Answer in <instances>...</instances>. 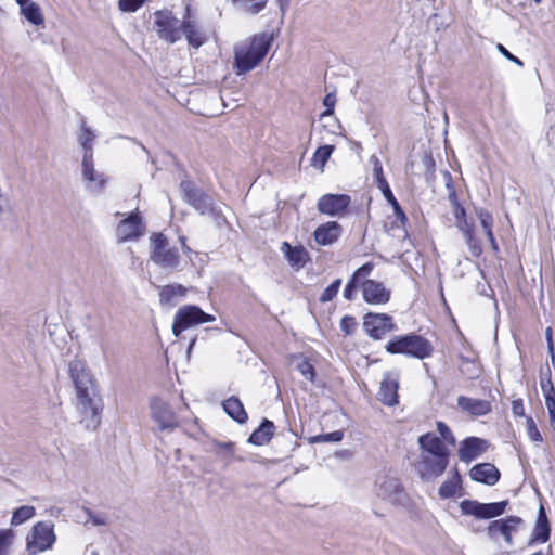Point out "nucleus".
Returning a JSON list of instances; mask_svg holds the SVG:
<instances>
[{"label": "nucleus", "mask_w": 555, "mask_h": 555, "mask_svg": "<svg viewBox=\"0 0 555 555\" xmlns=\"http://www.w3.org/2000/svg\"><path fill=\"white\" fill-rule=\"evenodd\" d=\"M448 199L450 201L453 207H455L456 205H461L455 190H452L451 192L448 193Z\"/></svg>", "instance_id": "obj_62"}, {"label": "nucleus", "mask_w": 555, "mask_h": 555, "mask_svg": "<svg viewBox=\"0 0 555 555\" xmlns=\"http://www.w3.org/2000/svg\"><path fill=\"white\" fill-rule=\"evenodd\" d=\"M89 519L92 521L94 526H103L105 525V520L101 518L100 516H95L91 513V511H88Z\"/></svg>", "instance_id": "obj_61"}, {"label": "nucleus", "mask_w": 555, "mask_h": 555, "mask_svg": "<svg viewBox=\"0 0 555 555\" xmlns=\"http://www.w3.org/2000/svg\"><path fill=\"white\" fill-rule=\"evenodd\" d=\"M512 412L515 416H525V405L521 399L512 402Z\"/></svg>", "instance_id": "obj_57"}, {"label": "nucleus", "mask_w": 555, "mask_h": 555, "mask_svg": "<svg viewBox=\"0 0 555 555\" xmlns=\"http://www.w3.org/2000/svg\"><path fill=\"white\" fill-rule=\"evenodd\" d=\"M475 214L480 221V225L483 231L493 229V216L490 211L485 208H475Z\"/></svg>", "instance_id": "obj_43"}, {"label": "nucleus", "mask_w": 555, "mask_h": 555, "mask_svg": "<svg viewBox=\"0 0 555 555\" xmlns=\"http://www.w3.org/2000/svg\"><path fill=\"white\" fill-rule=\"evenodd\" d=\"M374 268V264L372 262H366L364 263L363 266H361L360 268H358L354 273L352 274V276L356 279V280H359L361 278H365L367 275L371 274L372 270Z\"/></svg>", "instance_id": "obj_52"}, {"label": "nucleus", "mask_w": 555, "mask_h": 555, "mask_svg": "<svg viewBox=\"0 0 555 555\" xmlns=\"http://www.w3.org/2000/svg\"><path fill=\"white\" fill-rule=\"evenodd\" d=\"M363 299L372 305H383L388 302L390 293L384 285L374 280H366L362 284Z\"/></svg>", "instance_id": "obj_22"}, {"label": "nucleus", "mask_w": 555, "mask_h": 555, "mask_svg": "<svg viewBox=\"0 0 555 555\" xmlns=\"http://www.w3.org/2000/svg\"><path fill=\"white\" fill-rule=\"evenodd\" d=\"M146 0H119L118 8L122 12H135Z\"/></svg>", "instance_id": "obj_49"}, {"label": "nucleus", "mask_w": 555, "mask_h": 555, "mask_svg": "<svg viewBox=\"0 0 555 555\" xmlns=\"http://www.w3.org/2000/svg\"><path fill=\"white\" fill-rule=\"evenodd\" d=\"M498 50L507 60L512 61L513 63L517 64L518 66H524L522 61L519 60L517 56L513 55L503 44L499 43Z\"/></svg>", "instance_id": "obj_56"}, {"label": "nucleus", "mask_w": 555, "mask_h": 555, "mask_svg": "<svg viewBox=\"0 0 555 555\" xmlns=\"http://www.w3.org/2000/svg\"><path fill=\"white\" fill-rule=\"evenodd\" d=\"M274 429V423L264 418L260 426L251 433L248 442L255 446H263L272 439Z\"/></svg>", "instance_id": "obj_28"}, {"label": "nucleus", "mask_w": 555, "mask_h": 555, "mask_svg": "<svg viewBox=\"0 0 555 555\" xmlns=\"http://www.w3.org/2000/svg\"><path fill=\"white\" fill-rule=\"evenodd\" d=\"M180 192L182 199L201 215H209L215 219L221 217V211L215 205L214 199L192 181L182 180L180 183Z\"/></svg>", "instance_id": "obj_5"}, {"label": "nucleus", "mask_w": 555, "mask_h": 555, "mask_svg": "<svg viewBox=\"0 0 555 555\" xmlns=\"http://www.w3.org/2000/svg\"><path fill=\"white\" fill-rule=\"evenodd\" d=\"M437 430L440 435V439L446 443L450 444V446H454L455 444V437L453 436L451 429L449 428V426L439 421L437 422Z\"/></svg>", "instance_id": "obj_45"}, {"label": "nucleus", "mask_w": 555, "mask_h": 555, "mask_svg": "<svg viewBox=\"0 0 555 555\" xmlns=\"http://www.w3.org/2000/svg\"><path fill=\"white\" fill-rule=\"evenodd\" d=\"M281 11H285L287 7L289 5V0H276Z\"/></svg>", "instance_id": "obj_63"}, {"label": "nucleus", "mask_w": 555, "mask_h": 555, "mask_svg": "<svg viewBox=\"0 0 555 555\" xmlns=\"http://www.w3.org/2000/svg\"><path fill=\"white\" fill-rule=\"evenodd\" d=\"M56 541L53 525L47 521L36 522L26 538L28 555H38L52 548Z\"/></svg>", "instance_id": "obj_8"}, {"label": "nucleus", "mask_w": 555, "mask_h": 555, "mask_svg": "<svg viewBox=\"0 0 555 555\" xmlns=\"http://www.w3.org/2000/svg\"><path fill=\"white\" fill-rule=\"evenodd\" d=\"M68 373L75 386L77 408L82 421L87 423V427L95 428L100 423L103 405L94 376L81 360L70 361Z\"/></svg>", "instance_id": "obj_1"}, {"label": "nucleus", "mask_w": 555, "mask_h": 555, "mask_svg": "<svg viewBox=\"0 0 555 555\" xmlns=\"http://www.w3.org/2000/svg\"><path fill=\"white\" fill-rule=\"evenodd\" d=\"M336 103V96L334 93H328L323 100V105L326 107L324 115H332Z\"/></svg>", "instance_id": "obj_55"}, {"label": "nucleus", "mask_w": 555, "mask_h": 555, "mask_svg": "<svg viewBox=\"0 0 555 555\" xmlns=\"http://www.w3.org/2000/svg\"><path fill=\"white\" fill-rule=\"evenodd\" d=\"M540 386L545 397L548 414H553V411H555V388L551 380L550 372L545 376L541 375Z\"/></svg>", "instance_id": "obj_32"}, {"label": "nucleus", "mask_w": 555, "mask_h": 555, "mask_svg": "<svg viewBox=\"0 0 555 555\" xmlns=\"http://www.w3.org/2000/svg\"><path fill=\"white\" fill-rule=\"evenodd\" d=\"M551 527L543 506L539 509V515L532 530L531 542L545 543L550 539Z\"/></svg>", "instance_id": "obj_29"}, {"label": "nucleus", "mask_w": 555, "mask_h": 555, "mask_svg": "<svg viewBox=\"0 0 555 555\" xmlns=\"http://www.w3.org/2000/svg\"><path fill=\"white\" fill-rule=\"evenodd\" d=\"M466 244L474 257H479L482 253L481 243L476 238L475 233L465 236Z\"/></svg>", "instance_id": "obj_47"}, {"label": "nucleus", "mask_w": 555, "mask_h": 555, "mask_svg": "<svg viewBox=\"0 0 555 555\" xmlns=\"http://www.w3.org/2000/svg\"><path fill=\"white\" fill-rule=\"evenodd\" d=\"M448 464L449 455L421 453L417 470L422 479L430 480L442 475Z\"/></svg>", "instance_id": "obj_13"}, {"label": "nucleus", "mask_w": 555, "mask_h": 555, "mask_svg": "<svg viewBox=\"0 0 555 555\" xmlns=\"http://www.w3.org/2000/svg\"><path fill=\"white\" fill-rule=\"evenodd\" d=\"M457 406L472 416H483L492 410L490 401L465 396L457 398Z\"/></svg>", "instance_id": "obj_24"}, {"label": "nucleus", "mask_w": 555, "mask_h": 555, "mask_svg": "<svg viewBox=\"0 0 555 555\" xmlns=\"http://www.w3.org/2000/svg\"><path fill=\"white\" fill-rule=\"evenodd\" d=\"M461 478L457 473H455L454 477L451 479H448L442 482V485L439 488V495L442 499H450L455 495L456 490L459 488Z\"/></svg>", "instance_id": "obj_39"}, {"label": "nucleus", "mask_w": 555, "mask_h": 555, "mask_svg": "<svg viewBox=\"0 0 555 555\" xmlns=\"http://www.w3.org/2000/svg\"><path fill=\"white\" fill-rule=\"evenodd\" d=\"M377 496L396 506H404L408 503V494L402 485L391 477H385L378 485Z\"/></svg>", "instance_id": "obj_15"}, {"label": "nucleus", "mask_w": 555, "mask_h": 555, "mask_svg": "<svg viewBox=\"0 0 555 555\" xmlns=\"http://www.w3.org/2000/svg\"><path fill=\"white\" fill-rule=\"evenodd\" d=\"M211 452H214L218 457L229 462L235 452L234 443L231 441H214L211 443Z\"/></svg>", "instance_id": "obj_37"}, {"label": "nucleus", "mask_w": 555, "mask_h": 555, "mask_svg": "<svg viewBox=\"0 0 555 555\" xmlns=\"http://www.w3.org/2000/svg\"><path fill=\"white\" fill-rule=\"evenodd\" d=\"M340 285L341 279H336L335 281H333L321 294L320 301L327 302L332 300L337 295Z\"/></svg>", "instance_id": "obj_44"}, {"label": "nucleus", "mask_w": 555, "mask_h": 555, "mask_svg": "<svg viewBox=\"0 0 555 555\" xmlns=\"http://www.w3.org/2000/svg\"><path fill=\"white\" fill-rule=\"evenodd\" d=\"M15 538L12 529H0V555H5Z\"/></svg>", "instance_id": "obj_42"}, {"label": "nucleus", "mask_w": 555, "mask_h": 555, "mask_svg": "<svg viewBox=\"0 0 555 555\" xmlns=\"http://www.w3.org/2000/svg\"><path fill=\"white\" fill-rule=\"evenodd\" d=\"M21 9V14L33 25L40 26L44 23V17L40 7L31 0H15Z\"/></svg>", "instance_id": "obj_27"}, {"label": "nucleus", "mask_w": 555, "mask_h": 555, "mask_svg": "<svg viewBox=\"0 0 555 555\" xmlns=\"http://www.w3.org/2000/svg\"><path fill=\"white\" fill-rule=\"evenodd\" d=\"M333 151V145H322L318 147L312 157L313 165L324 167Z\"/></svg>", "instance_id": "obj_41"}, {"label": "nucleus", "mask_w": 555, "mask_h": 555, "mask_svg": "<svg viewBox=\"0 0 555 555\" xmlns=\"http://www.w3.org/2000/svg\"><path fill=\"white\" fill-rule=\"evenodd\" d=\"M143 233L142 220L139 215L132 214L121 220L116 229V236L119 242H128L139 238Z\"/></svg>", "instance_id": "obj_19"}, {"label": "nucleus", "mask_w": 555, "mask_h": 555, "mask_svg": "<svg viewBox=\"0 0 555 555\" xmlns=\"http://www.w3.org/2000/svg\"><path fill=\"white\" fill-rule=\"evenodd\" d=\"M282 251H284L289 263L292 266H296L297 268L304 267L307 260L309 259L308 251L304 246L293 247L287 242H284L282 244Z\"/></svg>", "instance_id": "obj_31"}, {"label": "nucleus", "mask_w": 555, "mask_h": 555, "mask_svg": "<svg viewBox=\"0 0 555 555\" xmlns=\"http://www.w3.org/2000/svg\"><path fill=\"white\" fill-rule=\"evenodd\" d=\"M231 2L243 13L256 15L266 8L268 0H231Z\"/></svg>", "instance_id": "obj_33"}, {"label": "nucleus", "mask_w": 555, "mask_h": 555, "mask_svg": "<svg viewBox=\"0 0 555 555\" xmlns=\"http://www.w3.org/2000/svg\"><path fill=\"white\" fill-rule=\"evenodd\" d=\"M453 215L456 222L466 219V210L462 205H456L453 207Z\"/></svg>", "instance_id": "obj_58"}, {"label": "nucleus", "mask_w": 555, "mask_h": 555, "mask_svg": "<svg viewBox=\"0 0 555 555\" xmlns=\"http://www.w3.org/2000/svg\"><path fill=\"white\" fill-rule=\"evenodd\" d=\"M185 37L188 44L193 49H199L208 40V36L197 20L191 14L188 5L182 18L181 35Z\"/></svg>", "instance_id": "obj_12"}, {"label": "nucleus", "mask_w": 555, "mask_h": 555, "mask_svg": "<svg viewBox=\"0 0 555 555\" xmlns=\"http://www.w3.org/2000/svg\"><path fill=\"white\" fill-rule=\"evenodd\" d=\"M521 519L517 516H508L504 519L493 520L489 524L487 530L491 538L503 535L507 544H513L512 532L517 529Z\"/></svg>", "instance_id": "obj_20"}, {"label": "nucleus", "mask_w": 555, "mask_h": 555, "mask_svg": "<svg viewBox=\"0 0 555 555\" xmlns=\"http://www.w3.org/2000/svg\"><path fill=\"white\" fill-rule=\"evenodd\" d=\"M380 191H382L383 195L385 196V198L387 199V202L392 206L397 220L400 222V224L402 227H404L408 222V217H406L405 212L402 210V208H401L400 204L398 203V201L396 199V197L393 196V194L390 190V186L388 185V186L382 189Z\"/></svg>", "instance_id": "obj_36"}, {"label": "nucleus", "mask_w": 555, "mask_h": 555, "mask_svg": "<svg viewBox=\"0 0 555 555\" xmlns=\"http://www.w3.org/2000/svg\"><path fill=\"white\" fill-rule=\"evenodd\" d=\"M224 412L238 424L246 423L248 416L243 403L237 397H230L222 402Z\"/></svg>", "instance_id": "obj_30"}, {"label": "nucleus", "mask_w": 555, "mask_h": 555, "mask_svg": "<svg viewBox=\"0 0 555 555\" xmlns=\"http://www.w3.org/2000/svg\"><path fill=\"white\" fill-rule=\"evenodd\" d=\"M469 476L474 481L493 486L500 479V472L491 463H481L470 469Z\"/></svg>", "instance_id": "obj_25"}, {"label": "nucleus", "mask_w": 555, "mask_h": 555, "mask_svg": "<svg viewBox=\"0 0 555 555\" xmlns=\"http://www.w3.org/2000/svg\"><path fill=\"white\" fill-rule=\"evenodd\" d=\"M357 282L358 280H356L353 276H351V279L348 281L347 285L345 286L344 288V297L347 299V300H352L353 299V294L357 289Z\"/></svg>", "instance_id": "obj_53"}, {"label": "nucleus", "mask_w": 555, "mask_h": 555, "mask_svg": "<svg viewBox=\"0 0 555 555\" xmlns=\"http://www.w3.org/2000/svg\"><path fill=\"white\" fill-rule=\"evenodd\" d=\"M370 163L373 166V175L376 180L378 189L382 190V189L388 186L389 184L384 177L383 166H382L379 158L376 155H372L370 157Z\"/></svg>", "instance_id": "obj_40"}, {"label": "nucleus", "mask_w": 555, "mask_h": 555, "mask_svg": "<svg viewBox=\"0 0 555 555\" xmlns=\"http://www.w3.org/2000/svg\"><path fill=\"white\" fill-rule=\"evenodd\" d=\"M550 415V425L555 430V411H553V414Z\"/></svg>", "instance_id": "obj_64"}, {"label": "nucleus", "mask_w": 555, "mask_h": 555, "mask_svg": "<svg viewBox=\"0 0 555 555\" xmlns=\"http://www.w3.org/2000/svg\"><path fill=\"white\" fill-rule=\"evenodd\" d=\"M152 251L150 259L163 269L176 270L180 264V255L176 247H170L163 233L151 236Z\"/></svg>", "instance_id": "obj_6"}, {"label": "nucleus", "mask_w": 555, "mask_h": 555, "mask_svg": "<svg viewBox=\"0 0 555 555\" xmlns=\"http://www.w3.org/2000/svg\"><path fill=\"white\" fill-rule=\"evenodd\" d=\"M357 325L358 323L353 317L345 315L340 320V330L346 335H351L356 331Z\"/></svg>", "instance_id": "obj_50"}, {"label": "nucleus", "mask_w": 555, "mask_h": 555, "mask_svg": "<svg viewBox=\"0 0 555 555\" xmlns=\"http://www.w3.org/2000/svg\"><path fill=\"white\" fill-rule=\"evenodd\" d=\"M443 178H444V181H446V188L448 190V193L451 192L452 190H455L454 188V184H453V180H452V176L449 171H444L443 172Z\"/></svg>", "instance_id": "obj_60"}, {"label": "nucleus", "mask_w": 555, "mask_h": 555, "mask_svg": "<svg viewBox=\"0 0 555 555\" xmlns=\"http://www.w3.org/2000/svg\"><path fill=\"white\" fill-rule=\"evenodd\" d=\"M297 370L300 372V374L308 380L312 382L314 379V367L312 364L307 360H301L297 364Z\"/></svg>", "instance_id": "obj_48"}, {"label": "nucleus", "mask_w": 555, "mask_h": 555, "mask_svg": "<svg viewBox=\"0 0 555 555\" xmlns=\"http://www.w3.org/2000/svg\"><path fill=\"white\" fill-rule=\"evenodd\" d=\"M350 203L351 198L347 194L328 193L319 198L318 210L331 217L341 216L347 211Z\"/></svg>", "instance_id": "obj_16"}, {"label": "nucleus", "mask_w": 555, "mask_h": 555, "mask_svg": "<svg viewBox=\"0 0 555 555\" xmlns=\"http://www.w3.org/2000/svg\"><path fill=\"white\" fill-rule=\"evenodd\" d=\"M363 327L373 339H380L396 328L392 318L385 313H366Z\"/></svg>", "instance_id": "obj_14"}, {"label": "nucleus", "mask_w": 555, "mask_h": 555, "mask_svg": "<svg viewBox=\"0 0 555 555\" xmlns=\"http://www.w3.org/2000/svg\"><path fill=\"white\" fill-rule=\"evenodd\" d=\"M154 16V29L162 40L173 44L181 39L182 21L170 11H156Z\"/></svg>", "instance_id": "obj_9"}, {"label": "nucleus", "mask_w": 555, "mask_h": 555, "mask_svg": "<svg viewBox=\"0 0 555 555\" xmlns=\"http://www.w3.org/2000/svg\"><path fill=\"white\" fill-rule=\"evenodd\" d=\"M344 438L343 430H335L328 434H323L314 438L318 442H338Z\"/></svg>", "instance_id": "obj_51"}, {"label": "nucleus", "mask_w": 555, "mask_h": 555, "mask_svg": "<svg viewBox=\"0 0 555 555\" xmlns=\"http://www.w3.org/2000/svg\"><path fill=\"white\" fill-rule=\"evenodd\" d=\"M186 288L181 284H170L164 286L159 292V301L162 305H172L176 297H183Z\"/></svg>", "instance_id": "obj_34"}, {"label": "nucleus", "mask_w": 555, "mask_h": 555, "mask_svg": "<svg viewBox=\"0 0 555 555\" xmlns=\"http://www.w3.org/2000/svg\"><path fill=\"white\" fill-rule=\"evenodd\" d=\"M36 515V509L34 506L30 505H23L16 508L13 512L12 518H11V525L12 526H20L24 524L25 521L31 519Z\"/></svg>", "instance_id": "obj_38"}, {"label": "nucleus", "mask_w": 555, "mask_h": 555, "mask_svg": "<svg viewBox=\"0 0 555 555\" xmlns=\"http://www.w3.org/2000/svg\"><path fill=\"white\" fill-rule=\"evenodd\" d=\"M95 139L94 132L87 126L85 121L81 122L79 143L83 150L82 157H93V141Z\"/></svg>", "instance_id": "obj_35"}, {"label": "nucleus", "mask_w": 555, "mask_h": 555, "mask_svg": "<svg viewBox=\"0 0 555 555\" xmlns=\"http://www.w3.org/2000/svg\"><path fill=\"white\" fill-rule=\"evenodd\" d=\"M545 337L547 341L548 351L553 354L554 352V344H553V331L552 327H547L545 331Z\"/></svg>", "instance_id": "obj_59"}, {"label": "nucleus", "mask_w": 555, "mask_h": 555, "mask_svg": "<svg viewBox=\"0 0 555 555\" xmlns=\"http://www.w3.org/2000/svg\"><path fill=\"white\" fill-rule=\"evenodd\" d=\"M418 444L422 453L450 455V451L444 442L433 433L421 435L418 437Z\"/></svg>", "instance_id": "obj_26"}, {"label": "nucleus", "mask_w": 555, "mask_h": 555, "mask_svg": "<svg viewBox=\"0 0 555 555\" xmlns=\"http://www.w3.org/2000/svg\"><path fill=\"white\" fill-rule=\"evenodd\" d=\"M457 229L462 232V234L465 236L475 233L474 232V224L468 222L467 219H463L456 222Z\"/></svg>", "instance_id": "obj_54"}, {"label": "nucleus", "mask_w": 555, "mask_h": 555, "mask_svg": "<svg viewBox=\"0 0 555 555\" xmlns=\"http://www.w3.org/2000/svg\"><path fill=\"white\" fill-rule=\"evenodd\" d=\"M526 427H527L528 437L532 441L542 442V440H543L542 435L540 434V431L535 425V422L533 421V418L531 416L526 417Z\"/></svg>", "instance_id": "obj_46"}, {"label": "nucleus", "mask_w": 555, "mask_h": 555, "mask_svg": "<svg viewBox=\"0 0 555 555\" xmlns=\"http://www.w3.org/2000/svg\"><path fill=\"white\" fill-rule=\"evenodd\" d=\"M81 167L87 190L92 193H101L106 185L107 178L104 173L95 170L93 157H82Z\"/></svg>", "instance_id": "obj_17"}, {"label": "nucleus", "mask_w": 555, "mask_h": 555, "mask_svg": "<svg viewBox=\"0 0 555 555\" xmlns=\"http://www.w3.org/2000/svg\"><path fill=\"white\" fill-rule=\"evenodd\" d=\"M343 228L336 221H328L319 225L314 232V241L322 246L332 245L341 236Z\"/></svg>", "instance_id": "obj_23"}, {"label": "nucleus", "mask_w": 555, "mask_h": 555, "mask_svg": "<svg viewBox=\"0 0 555 555\" xmlns=\"http://www.w3.org/2000/svg\"><path fill=\"white\" fill-rule=\"evenodd\" d=\"M399 375L393 372H386L380 382L378 390V400L388 406L398 404Z\"/></svg>", "instance_id": "obj_18"}, {"label": "nucleus", "mask_w": 555, "mask_h": 555, "mask_svg": "<svg viewBox=\"0 0 555 555\" xmlns=\"http://www.w3.org/2000/svg\"><path fill=\"white\" fill-rule=\"evenodd\" d=\"M215 320L216 318L212 314L204 312L199 307L186 305L177 310L172 323V333L176 337H179L183 331L190 327Z\"/></svg>", "instance_id": "obj_7"}, {"label": "nucleus", "mask_w": 555, "mask_h": 555, "mask_svg": "<svg viewBox=\"0 0 555 555\" xmlns=\"http://www.w3.org/2000/svg\"><path fill=\"white\" fill-rule=\"evenodd\" d=\"M385 348L391 354H405L420 360L429 358L434 352L431 343L416 334L396 336L388 341Z\"/></svg>", "instance_id": "obj_4"}, {"label": "nucleus", "mask_w": 555, "mask_h": 555, "mask_svg": "<svg viewBox=\"0 0 555 555\" xmlns=\"http://www.w3.org/2000/svg\"><path fill=\"white\" fill-rule=\"evenodd\" d=\"M151 417L159 430H173L179 426L178 417L168 402L159 397L150 400Z\"/></svg>", "instance_id": "obj_11"}, {"label": "nucleus", "mask_w": 555, "mask_h": 555, "mask_svg": "<svg viewBox=\"0 0 555 555\" xmlns=\"http://www.w3.org/2000/svg\"><path fill=\"white\" fill-rule=\"evenodd\" d=\"M507 504V501L480 503L475 500H464L460 503V509L463 515L474 516L478 519H490L502 515Z\"/></svg>", "instance_id": "obj_10"}, {"label": "nucleus", "mask_w": 555, "mask_h": 555, "mask_svg": "<svg viewBox=\"0 0 555 555\" xmlns=\"http://www.w3.org/2000/svg\"><path fill=\"white\" fill-rule=\"evenodd\" d=\"M272 38L266 33L250 37L234 48V69L243 75L260 64L271 47Z\"/></svg>", "instance_id": "obj_3"}, {"label": "nucleus", "mask_w": 555, "mask_h": 555, "mask_svg": "<svg viewBox=\"0 0 555 555\" xmlns=\"http://www.w3.org/2000/svg\"><path fill=\"white\" fill-rule=\"evenodd\" d=\"M68 373L75 386L77 408L82 421L87 423V427L95 428L100 423L103 405L94 376L81 360L70 361Z\"/></svg>", "instance_id": "obj_2"}, {"label": "nucleus", "mask_w": 555, "mask_h": 555, "mask_svg": "<svg viewBox=\"0 0 555 555\" xmlns=\"http://www.w3.org/2000/svg\"><path fill=\"white\" fill-rule=\"evenodd\" d=\"M488 448V442L481 438L468 437L461 442L460 460L469 463L480 456Z\"/></svg>", "instance_id": "obj_21"}]
</instances>
